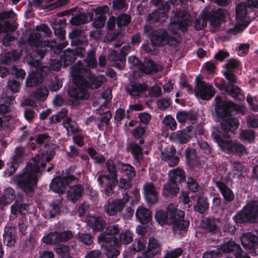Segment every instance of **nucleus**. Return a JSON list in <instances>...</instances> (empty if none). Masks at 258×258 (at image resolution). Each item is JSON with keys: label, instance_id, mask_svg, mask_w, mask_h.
Returning a JSON list of instances; mask_svg holds the SVG:
<instances>
[{"label": "nucleus", "instance_id": "obj_26", "mask_svg": "<svg viewBox=\"0 0 258 258\" xmlns=\"http://www.w3.org/2000/svg\"><path fill=\"white\" fill-rule=\"evenodd\" d=\"M136 216L140 222L143 224L148 223L152 217L151 211L143 206L138 208L136 212Z\"/></svg>", "mask_w": 258, "mask_h": 258}, {"label": "nucleus", "instance_id": "obj_34", "mask_svg": "<svg viewBox=\"0 0 258 258\" xmlns=\"http://www.w3.org/2000/svg\"><path fill=\"white\" fill-rule=\"evenodd\" d=\"M216 185L226 201L230 202L234 199V194L224 183L221 181H217Z\"/></svg>", "mask_w": 258, "mask_h": 258}, {"label": "nucleus", "instance_id": "obj_33", "mask_svg": "<svg viewBox=\"0 0 258 258\" xmlns=\"http://www.w3.org/2000/svg\"><path fill=\"white\" fill-rule=\"evenodd\" d=\"M93 17V13H80L79 15L72 17L71 22L73 25H79L91 21Z\"/></svg>", "mask_w": 258, "mask_h": 258}, {"label": "nucleus", "instance_id": "obj_51", "mask_svg": "<svg viewBox=\"0 0 258 258\" xmlns=\"http://www.w3.org/2000/svg\"><path fill=\"white\" fill-rule=\"evenodd\" d=\"M48 91L46 88L37 90L32 95V97L38 100H43L46 98Z\"/></svg>", "mask_w": 258, "mask_h": 258}, {"label": "nucleus", "instance_id": "obj_9", "mask_svg": "<svg viewBox=\"0 0 258 258\" xmlns=\"http://www.w3.org/2000/svg\"><path fill=\"white\" fill-rule=\"evenodd\" d=\"M78 178L71 175L68 171L62 174L61 176L54 178L50 184V188L54 192L62 194L66 189V186L72 182H75Z\"/></svg>", "mask_w": 258, "mask_h": 258}, {"label": "nucleus", "instance_id": "obj_20", "mask_svg": "<svg viewBox=\"0 0 258 258\" xmlns=\"http://www.w3.org/2000/svg\"><path fill=\"white\" fill-rule=\"evenodd\" d=\"M87 225L91 227L94 232H99L105 227V223L102 217L89 215L86 218Z\"/></svg>", "mask_w": 258, "mask_h": 258}, {"label": "nucleus", "instance_id": "obj_11", "mask_svg": "<svg viewBox=\"0 0 258 258\" xmlns=\"http://www.w3.org/2000/svg\"><path fill=\"white\" fill-rule=\"evenodd\" d=\"M99 185L103 189L106 195H110L113 188L117 183V176L111 175L99 174L97 177Z\"/></svg>", "mask_w": 258, "mask_h": 258}, {"label": "nucleus", "instance_id": "obj_28", "mask_svg": "<svg viewBox=\"0 0 258 258\" xmlns=\"http://www.w3.org/2000/svg\"><path fill=\"white\" fill-rule=\"evenodd\" d=\"M62 207L61 201L59 200L54 201L44 212V216L47 218H52L60 214Z\"/></svg>", "mask_w": 258, "mask_h": 258}, {"label": "nucleus", "instance_id": "obj_2", "mask_svg": "<svg viewBox=\"0 0 258 258\" xmlns=\"http://www.w3.org/2000/svg\"><path fill=\"white\" fill-rule=\"evenodd\" d=\"M97 66V60L94 52L88 53L85 60V66L79 61L77 64L73 67L71 74L74 86L70 88L68 94L72 101L80 99H86L89 97L88 89H98L104 80L103 76L92 75L90 69Z\"/></svg>", "mask_w": 258, "mask_h": 258}, {"label": "nucleus", "instance_id": "obj_36", "mask_svg": "<svg viewBox=\"0 0 258 258\" xmlns=\"http://www.w3.org/2000/svg\"><path fill=\"white\" fill-rule=\"evenodd\" d=\"M15 198V192L11 188H8L4 191V194L0 198V210L4 206L9 204Z\"/></svg>", "mask_w": 258, "mask_h": 258}, {"label": "nucleus", "instance_id": "obj_57", "mask_svg": "<svg viewBox=\"0 0 258 258\" xmlns=\"http://www.w3.org/2000/svg\"><path fill=\"white\" fill-rule=\"evenodd\" d=\"M40 34L39 32H32L29 36V44L34 46H38L41 42Z\"/></svg>", "mask_w": 258, "mask_h": 258}, {"label": "nucleus", "instance_id": "obj_5", "mask_svg": "<svg viewBox=\"0 0 258 258\" xmlns=\"http://www.w3.org/2000/svg\"><path fill=\"white\" fill-rule=\"evenodd\" d=\"M184 213L177 209L175 205L170 204L166 211L157 210L155 214L156 221L161 226L171 225L173 232L182 235L186 231L188 223L184 220Z\"/></svg>", "mask_w": 258, "mask_h": 258}, {"label": "nucleus", "instance_id": "obj_13", "mask_svg": "<svg viewBox=\"0 0 258 258\" xmlns=\"http://www.w3.org/2000/svg\"><path fill=\"white\" fill-rule=\"evenodd\" d=\"M128 201V195L124 194L122 200H115L111 202H107L104 206V211L108 215H115L123 209L125 203Z\"/></svg>", "mask_w": 258, "mask_h": 258}, {"label": "nucleus", "instance_id": "obj_7", "mask_svg": "<svg viewBox=\"0 0 258 258\" xmlns=\"http://www.w3.org/2000/svg\"><path fill=\"white\" fill-rule=\"evenodd\" d=\"M250 20L247 16L245 4L241 3L236 8V23L230 24L226 31L229 34H236L243 31L249 24Z\"/></svg>", "mask_w": 258, "mask_h": 258}, {"label": "nucleus", "instance_id": "obj_17", "mask_svg": "<svg viewBox=\"0 0 258 258\" xmlns=\"http://www.w3.org/2000/svg\"><path fill=\"white\" fill-rule=\"evenodd\" d=\"M143 194L146 201L150 205H154L158 200V193L152 182H147L143 186Z\"/></svg>", "mask_w": 258, "mask_h": 258}, {"label": "nucleus", "instance_id": "obj_19", "mask_svg": "<svg viewBox=\"0 0 258 258\" xmlns=\"http://www.w3.org/2000/svg\"><path fill=\"white\" fill-rule=\"evenodd\" d=\"M161 250V245L158 241L154 237L149 239L147 249L144 252L143 255L146 258H152Z\"/></svg>", "mask_w": 258, "mask_h": 258}, {"label": "nucleus", "instance_id": "obj_35", "mask_svg": "<svg viewBox=\"0 0 258 258\" xmlns=\"http://www.w3.org/2000/svg\"><path fill=\"white\" fill-rule=\"evenodd\" d=\"M169 180L171 182L175 183L180 182L184 179V171L181 169L176 168L170 170L168 173Z\"/></svg>", "mask_w": 258, "mask_h": 258}, {"label": "nucleus", "instance_id": "obj_18", "mask_svg": "<svg viewBox=\"0 0 258 258\" xmlns=\"http://www.w3.org/2000/svg\"><path fill=\"white\" fill-rule=\"evenodd\" d=\"M191 127L188 126L184 129L173 133L171 135L172 140L180 144H186L189 142L192 137Z\"/></svg>", "mask_w": 258, "mask_h": 258}, {"label": "nucleus", "instance_id": "obj_48", "mask_svg": "<svg viewBox=\"0 0 258 258\" xmlns=\"http://www.w3.org/2000/svg\"><path fill=\"white\" fill-rule=\"evenodd\" d=\"M118 39H119L118 42H117L116 43H114L113 44L115 47H119L120 46L124 40V39L122 38V35L120 34V33L118 32L116 34L114 33L112 34L108 32L107 33L105 37V40L107 41H112Z\"/></svg>", "mask_w": 258, "mask_h": 258}, {"label": "nucleus", "instance_id": "obj_27", "mask_svg": "<svg viewBox=\"0 0 258 258\" xmlns=\"http://www.w3.org/2000/svg\"><path fill=\"white\" fill-rule=\"evenodd\" d=\"M167 9H164L162 11L159 9L157 11H155L152 14L149 15L148 20L150 24L159 22L161 23L164 22L167 18L166 12Z\"/></svg>", "mask_w": 258, "mask_h": 258}, {"label": "nucleus", "instance_id": "obj_22", "mask_svg": "<svg viewBox=\"0 0 258 258\" xmlns=\"http://www.w3.org/2000/svg\"><path fill=\"white\" fill-rule=\"evenodd\" d=\"M108 8L107 6L98 7L94 9L96 15H98L94 20L93 25L96 28H100L104 26L106 20L105 13L108 11Z\"/></svg>", "mask_w": 258, "mask_h": 258}, {"label": "nucleus", "instance_id": "obj_52", "mask_svg": "<svg viewBox=\"0 0 258 258\" xmlns=\"http://www.w3.org/2000/svg\"><path fill=\"white\" fill-rule=\"evenodd\" d=\"M132 152L135 159L139 162L143 157L142 150L140 146L137 144H133L131 146Z\"/></svg>", "mask_w": 258, "mask_h": 258}, {"label": "nucleus", "instance_id": "obj_43", "mask_svg": "<svg viewBox=\"0 0 258 258\" xmlns=\"http://www.w3.org/2000/svg\"><path fill=\"white\" fill-rule=\"evenodd\" d=\"M84 33L78 29H75L69 34V37L72 40V43L79 44L85 41L86 38L84 37Z\"/></svg>", "mask_w": 258, "mask_h": 258}, {"label": "nucleus", "instance_id": "obj_55", "mask_svg": "<svg viewBox=\"0 0 258 258\" xmlns=\"http://www.w3.org/2000/svg\"><path fill=\"white\" fill-rule=\"evenodd\" d=\"M146 241L143 238L136 240L132 244L133 249L134 251L138 252L144 250L146 247Z\"/></svg>", "mask_w": 258, "mask_h": 258}, {"label": "nucleus", "instance_id": "obj_4", "mask_svg": "<svg viewBox=\"0 0 258 258\" xmlns=\"http://www.w3.org/2000/svg\"><path fill=\"white\" fill-rule=\"evenodd\" d=\"M191 23L188 14L186 12L179 13L176 12L175 18L171 22L169 30L173 36H170L165 29H159L153 31L151 26L146 25L145 26L144 32L149 35L152 44L155 46H163L168 44L170 46L175 45L179 41V36L177 31L180 29L185 31L187 26Z\"/></svg>", "mask_w": 258, "mask_h": 258}, {"label": "nucleus", "instance_id": "obj_59", "mask_svg": "<svg viewBox=\"0 0 258 258\" xmlns=\"http://www.w3.org/2000/svg\"><path fill=\"white\" fill-rule=\"evenodd\" d=\"M12 101L13 98L12 97H8L5 101L6 104H0V115H3L10 111V109L9 105L12 103Z\"/></svg>", "mask_w": 258, "mask_h": 258}, {"label": "nucleus", "instance_id": "obj_45", "mask_svg": "<svg viewBox=\"0 0 258 258\" xmlns=\"http://www.w3.org/2000/svg\"><path fill=\"white\" fill-rule=\"evenodd\" d=\"M209 208V204L207 202V199L204 197H199L194 209L196 211L203 213Z\"/></svg>", "mask_w": 258, "mask_h": 258}, {"label": "nucleus", "instance_id": "obj_8", "mask_svg": "<svg viewBox=\"0 0 258 258\" xmlns=\"http://www.w3.org/2000/svg\"><path fill=\"white\" fill-rule=\"evenodd\" d=\"M236 223L241 224L250 221H258V201L249 202L239 213L233 217Z\"/></svg>", "mask_w": 258, "mask_h": 258}, {"label": "nucleus", "instance_id": "obj_15", "mask_svg": "<svg viewBox=\"0 0 258 258\" xmlns=\"http://www.w3.org/2000/svg\"><path fill=\"white\" fill-rule=\"evenodd\" d=\"M225 84L224 82L221 81L220 83H215L216 86L221 90H225L227 93L233 98L241 100L244 98L243 94L240 89L236 86Z\"/></svg>", "mask_w": 258, "mask_h": 258}, {"label": "nucleus", "instance_id": "obj_29", "mask_svg": "<svg viewBox=\"0 0 258 258\" xmlns=\"http://www.w3.org/2000/svg\"><path fill=\"white\" fill-rule=\"evenodd\" d=\"M147 90L146 85L132 83L128 87V91L132 97H138Z\"/></svg>", "mask_w": 258, "mask_h": 258}, {"label": "nucleus", "instance_id": "obj_60", "mask_svg": "<svg viewBox=\"0 0 258 258\" xmlns=\"http://www.w3.org/2000/svg\"><path fill=\"white\" fill-rule=\"evenodd\" d=\"M186 183L187 186L192 192H196L198 190L199 186L196 180L192 177H188Z\"/></svg>", "mask_w": 258, "mask_h": 258}, {"label": "nucleus", "instance_id": "obj_12", "mask_svg": "<svg viewBox=\"0 0 258 258\" xmlns=\"http://www.w3.org/2000/svg\"><path fill=\"white\" fill-rule=\"evenodd\" d=\"M24 150L22 147H17L12 157L11 161L8 163V167L5 171V174L10 176L12 175L18 167L19 164L24 160Z\"/></svg>", "mask_w": 258, "mask_h": 258}, {"label": "nucleus", "instance_id": "obj_50", "mask_svg": "<svg viewBox=\"0 0 258 258\" xmlns=\"http://www.w3.org/2000/svg\"><path fill=\"white\" fill-rule=\"evenodd\" d=\"M239 138L241 141L252 142L255 139L254 132L252 130H243L241 132Z\"/></svg>", "mask_w": 258, "mask_h": 258}, {"label": "nucleus", "instance_id": "obj_30", "mask_svg": "<svg viewBox=\"0 0 258 258\" xmlns=\"http://www.w3.org/2000/svg\"><path fill=\"white\" fill-rule=\"evenodd\" d=\"M85 50L82 48H77L74 51H67L64 52V56L62 58L64 67L67 66L71 62L74 61L71 55L73 56H84Z\"/></svg>", "mask_w": 258, "mask_h": 258}, {"label": "nucleus", "instance_id": "obj_1", "mask_svg": "<svg viewBox=\"0 0 258 258\" xmlns=\"http://www.w3.org/2000/svg\"><path fill=\"white\" fill-rule=\"evenodd\" d=\"M215 100L216 112L222 118L221 125L223 132L218 130H214L212 133L213 139L221 151L225 153H246L245 147L237 141L232 140L227 134L228 132H233L238 126V120L229 116L232 111L237 109L238 107L231 101H225L223 95H217Z\"/></svg>", "mask_w": 258, "mask_h": 258}, {"label": "nucleus", "instance_id": "obj_40", "mask_svg": "<svg viewBox=\"0 0 258 258\" xmlns=\"http://www.w3.org/2000/svg\"><path fill=\"white\" fill-rule=\"evenodd\" d=\"M59 232H50L45 234L42 238L43 242L46 244H54L60 242Z\"/></svg>", "mask_w": 258, "mask_h": 258}, {"label": "nucleus", "instance_id": "obj_10", "mask_svg": "<svg viewBox=\"0 0 258 258\" xmlns=\"http://www.w3.org/2000/svg\"><path fill=\"white\" fill-rule=\"evenodd\" d=\"M195 95L203 100H210L214 95L213 87L209 83L199 81L195 89Z\"/></svg>", "mask_w": 258, "mask_h": 258}, {"label": "nucleus", "instance_id": "obj_64", "mask_svg": "<svg viewBox=\"0 0 258 258\" xmlns=\"http://www.w3.org/2000/svg\"><path fill=\"white\" fill-rule=\"evenodd\" d=\"M130 21V16L124 14L118 17L117 19V24L118 26H125L127 25Z\"/></svg>", "mask_w": 258, "mask_h": 258}, {"label": "nucleus", "instance_id": "obj_39", "mask_svg": "<svg viewBox=\"0 0 258 258\" xmlns=\"http://www.w3.org/2000/svg\"><path fill=\"white\" fill-rule=\"evenodd\" d=\"M143 72L148 74L152 72L158 71L159 67L151 60H145L143 63L139 66V68Z\"/></svg>", "mask_w": 258, "mask_h": 258}, {"label": "nucleus", "instance_id": "obj_38", "mask_svg": "<svg viewBox=\"0 0 258 258\" xmlns=\"http://www.w3.org/2000/svg\"><path fill=\"white\" fill-rule=\"evenodd\" d=\"M118 169L122 174L127 178H133L136 175V171L133 166L128 164L121 163L118 165Z\"/></svg>", "mask_w": 258, "mask_h": 258}, {"label": "nucleus", "instance_id": "obj_25", "mask_svg": "<svg viewBox=\"0 0 258 258\" xmlns=\"http://www.w3.org/2000/svg\"><path fill=\"white\" fill-rule=\"evenodd\" d=\"M223 251L230 252L236 251L235 256L236 258H250L247 255H243L242 253V250L239 245L235 244V243L232 240H229L225 243V244L223 247Z\"/></svg>", "mask_w": 258, "mask_h": 258}, {"label": "nucleus", "instance_id": "obj_58", "mask_svg": "<svg viewBox=\"0 0 258 258\" xmlns=\"http://www.w3.org/2000/svg\"><path fill=\"white\" fill-rule=\"evenodd\" d=\"M21 53L20 52H18L16 51H13L11 52H8L4 55L5 63H8L9 61L11 60H17L21 57Z\"/></svg>", "mask_w": 258, "mask_h": 258}, {"label": "nucleus", "instance_id": "obj_54", "mask_svg": "<svg viewBox=\"0 0 258 258\" xmlns=\"http://www.w3.org/2000/svg\"><path fill=\"white\" fill-rule=\"evenodd\" d=\"M64 127L66 128L68 132L76 133L78 131V125L76 122L72 121L70 118H67L63 122Z\"/></svg>", "mask_w": 258, "mask_h": 258}, {"label": "nucleus", "instance_id": "obj_61", "mask_svg": "<svg viewBox=\"0 0 258 258\" xmlns=\"http://www.w3.org/2000/svg\"><path fill=\"white\" fill-rule=\"evenodd\" d=\"M106 166L109 175L117 176L116 168L113 161L111 159H108L107 160Z\"/></svg>", "mask_w": 258, "mask_h": 258}, {"label": "nucleus", "instance_id": "obj_32", "mask_svg": "<svg viewBox=\"0 0 258 258\" xmlns=\"http://www.w3.org/2000/svg\"><path fill=\"white\" fill-rule=\"evenodd\" d=\"M226 12L221 9H218L215 12H213L209 17L210 24L214 27L218 26L220 23L225 19Z\"/></svg>", "mask_w": 258, "mask_h": 258}, {"label": "nucleus", "instance_id": "obj_31", "mask_svg": "<svg viewBox=\"0 0 258 258\" xmlns=\"http://www.w3.org/2000/svg\"><path fill=\"white\" fill-rule=\"evenodd\" d=\"M179 191V188L177 184L175 183H172L169 181L167 183L164 184L162 194L166 198H172L176 196Z\"/></svg>", "mask_w": 258, "mask_h": 258}, {"label": "nucleus", "instance_id": "obj_47", "mask_svg": "<svg viewBox=\"0 0 258 258\" xmlns=\"http://www.w3.org/2000/svg\"><path fill=\"white\" fill-rule=\"evenodd\" d=\"M11 211L15 215L18 213L25 215L28 212V206L25 204L15 203L11 206Z\"/></svg>", "mask_w": 258, "mask_h": 258}, {"label": "nucleus", "instance_id": "obj_49", "mask_svg": "<svg viewBox=\"0 0 258 258\" xmlns=\"http://www.w3.org/2000/svg\"><path fill=\"white\" fill-rule=\"evenodd\" d=\"M165 126L171 131H174L177 127V123L175 119L170 115H166L162 120Z\"/></svg>", "mask_w": 258, "mask_h": 258}, {"label": "nucleus", "instance_id": "obj_41", "mask_svg": "<svg viewBox=\"0 0 258 258\" xmlns=\"http://www.w3.org/2000/svg\"><path fill=\"white\" fill-rule=\"evenodd\" d=\"M185 153L186 161L188 165L191 167L197 166L199 162L195 150L191 148H188L185 151Z\"/></svg>", "mask_w": 258, "mask_h": 258}, {"label": "nucleus", "instance_id": "obj_6", "mask_svg": "<svg viewBox=\"0 0 258 258\" xmlns=\"http://www.w3.org/2000/svg\"><path fill=\"white\" fill-rule=\"evenodd\" d=\"M99 242H102V246L106 249V255L108 258H116L119 254V250L116 248L121 244H127L133 240V234L129 230H126L120 233L119 241L114 237H106L103 233L98 237Z\"/></svg>", "mask_w": 258, "mask_h": 258}, {"label": "nucleus", "instance_id": "obj_56", "mask_svg": "<svg viewBox=\"0 0 258 258\" xmlns=\"http://www.w3.org/2000/svg\"><path fill=\"white\" fill-rule=\"evenodd\" d=\"M225 244H223L219 248L216 250H212L208 252H205L203 254V258H216L217 256L223 252H227V251H223V247Z\"/></svg>", "mask_w": 258, "mask_h": 258}, {"label": "nucleus", "instance_id": "obj_23", "mask_svg": "<svg viewBox=\"0 0 258 258\" xmlns=\"http://www.w3.org/2000/svg\"><path fill=\"white\" fill-rule=\"evenodd\" d=\"M241 241L245 249L250 250L256 247L258 239L254 234L248 232L241 237Z\"/></svg>", "mask_w": 258, "mask_h": 258}, {"label": "nucleus", "instance_id": "obj_62", "mask_svg": "<svg viewBox=\"0 0 258 258\" xmlns=\"http://www.w3.org/2000/svg\"><path fill=\"white\" fill-rule=\"evenodd\" d=\"M182 249L180 248L168 251L164 255V258H178L182 253Z\"/></svg>", "mask_w": 258, "mask_h": 258}, {"label": "nucleus", "instance_id": "obj_63", "mask_svg": "<svg viewBox=\"0 0 258 258\" xmlns=\"http://www.w3.org/2000/svg\"><path fill=\"white\" fill-rule=\"evenodd\" d=\"M67 111L66 110H62L57 114L55 115L51 116L49 118V120L51 123H56L60 121V120L63 118L67 115Z\"/></svg>", "mask_w": 258, "mask_h": 258}, {"label": "nucleus", "instance_id": "obj_3", "mask_svg": "<svg viewBox=\"0 0 258 258\" xmlns=\"http://www.w3.org/2000/svg\"><path fill=\"white\" fill-rule=\"evenodd\" d=\"M53 149L46 151L45 154L41 151L31 158L22 174H17L12 178V181L21 187L26 193L32 191L35 187L38 180V174L44 169L46 162L54 156Z\"/></svg>", "mask_w": 258, "mask_h": 258}, {"label": "nucleus", "instance_id": "obj_21", "mask_svg": "<svg viewBox=\"0 0 258 258\" xmlns=\"http://www.w3.org/2000/svg\"><path fill=\"white\" fill-rule=\"evenodd\" d=\"M239 62L236 59H230L225 64L226 70L224 73L225 78L228 80L229 83H237V78L231 70L238 67Z\"/></svg>", "mask_w": 258, "mask_h": 258}, {"label": "nucleus", "instance_id": "obj_44", "mask_svg": "<svg viewBox=\"0 0 258 258\" xmlns=\"http://www.w3.org/2000/svg\"><path fill=\"white\" fill-rule=\"evenodd\" d=\"M206 228L210 232L217 233L219 230L220 226V220L217 219H208L205 222Z\"/></svg>", "mask_w": 258, "mask_h": 258}, {"label": "nucleus", "instance_id": "obj_24", "mask_svg": "<svg viewBox=\"0 0 258 258\" xmlns=\"http://www.w3.org/2000/svg\"><path fill=\"white\" fill-rule=\"evenodd\" d=\"M52 141V138L49 137L46 134H39L38 135L36 140L33 137L30 138V141L29 142V146L32 149L36 148L34 143L33 141L36 142L37 144L39 145L41 147H46L47 146H49Z\"/></svg>", "mask_w": 258, "mask_h": 258}, {"label": "nucleus", "instance_id": "obj_42", "mask_svg": "<svg viewBox=\"0 0 258 258\" xmlns=\"http://www.w3.org/2000/svg\"><path fill=\"white\" fill-rule=\"evenodd\" d=\"M176 117L179 122L183 123H184L188 120L192 122L196 119L195 115L184 111H178L176 113Z\"/></svg>", "mask_w": 258, "mask_h": 258}, {"label": "nucleus", "instance_id": "obj_46", "mask_svg": "<svg viewBox=\"0 0 258 258\" xmlns=\"http://www.w3.org/2000/svg\"><path fill=\"white\" fill-rule=\"evenodd\" d=\"M55 251L60 258H72L70 254V247L68 246L60 245L55 247Z\"/></svg>", "mask_w": 258, "mask_h": 258}, {"label": "nucleus", "instance_id": "obj_14", "mask_svg": "<svg viewBox=\"0 0 258 258\" xmlns=\"http://www.w3.org/2000/svg\"><path fill=\"white\" fill-rule=\"evenodd\" d=\"M176 150L173 146H168L161 152V158L167 162L169 166L173 167L178 164L179 158L175 155Z\"/></svg>", "mask_w": 258, "mask_h": 258}, {"label": "nucleus", "instance_id": "obj_37", "mask_svg": "<svg viewBox=\"0 0 258 258\" xmlns=\"http://www.w3.org/2000/svg\"><path fill=\"white\" fill-rule=\"evenodd\" d=\"M43 74H40L38 72H32L28 75V78L26 81L27 86L32 87L38 85L42 81Z\"/></svg>", "mask_w": 258, "mask_h": 258}, {"label": "nucleus", "instance_id": "obj_53", "mask_svg": "<svg viewBox=\"0 0 258 258\" xmlns=\"http://www.w3.org/2000/svg\"><path fill=\"white\" fill-rule=\"evenodd\" d=\"M76 237L80 241L85 245H89L93 242V237L89 234L78 233Z\"/></svg>", "mask_w": 258, "mask_h": 258}, {"label": "nucleus", "instance_id": "obj_16", "mask_svg": "<svg viewBox=\"0 0 258 258\" xmlns=\"http://www.w3.org/2000/svg\"><path fill=\"white\" fill-rule=\"evenodd\" d=\"M78 179L75 182H72L69 185V189L67 191L68 199L72 202H75L79 199L83 195L84 192V187L80 184H72L76 183L79 180V177H76Z\"/></svg>", "mask_w": 258, "mask_h": 258}]
</instances>
